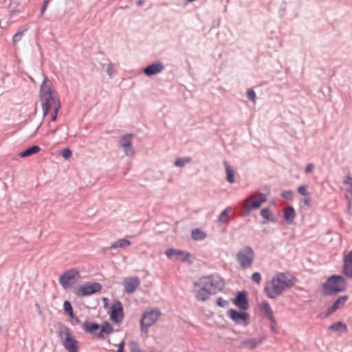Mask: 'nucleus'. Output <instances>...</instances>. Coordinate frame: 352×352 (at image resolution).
Returning <instances> with one entry per match:
<instances>
[{"instance_id":"nucleus-25","label":"nucleus","mask_w":352,"mask_h":352,"mask_svg":"<svg viewBox=\"0 0 352 352\" xmlns=\"http://www.w3.org/2000/svg\"><path fill=\"white\" fill-rule=\"evenodd\" d=\"M40 150H41V148L38 146L33 145V146L28 148L25 151L21 152L20 156L21 157H28V156H30V155L37 153L38 152L40 151Z\"/></svg>"},{"instance_id":"nucleus-42","label":"nucleus","mask_w":352,"mask_h":352,"mask_svg":"<svg viewBox=\"0 0 352 352\" xmlns=\"http://www.w3.org/2000/svg\"><path fill=\"white\" fill-rule=\"evenodd\" d=\"M298 192L301 195L307 196L309 195V192L307 190V187L304 185L300 186L298 188Z\"/></svg>"},{"instance_id":"nucleus-32","label":"nucleus","mask_w":352,"mask_h":352,"mask_svg":"<svg viewBox=\"0 0 352 352\" xmlns=\"http://www.w3.org/2000/svg\"><path fill=\"white\" fill-rule=\"evenodd\" d=\"M228 210L229 208L224 209L219 214L218 217V221L220 223H227L229 221L228 217Z\"/></svg>"},{"instance_id":"nucleus-45","label":"nucleus","mask_w":352,"mask_h":352,"mask_svg":"<svg viewBox=\"0 0 352 352\" xmlns=\"http://www.w3.org/2000/svg\"><path fill=\"white\" fill-rule=\"evenodd\" d=\"M107 73L109 75L110 78H112L114 74V69H113V64L110 63L108 65L107 69Z\"/></svg>"},{"instance_id":"nucleus-40","label":"nucleus","mask_w":352,"mask_h":352,"mask_svg":"<svg viewBox=\"0 0 352 352\" xmlns=\"http://www.w3.org/2000/svg\"><path fill=\"white\" fill-rule=\"evenodd\" d=\"M60 108V104H56V107L53 108L54 113L52 116V118H51L52 121H53V122L56 121V120L57 118L58 112Z\"/></svg>"},{"instance_id":"nucleus-37","label":"nucleus","mask_w":352,"mask_h":352,"mask_svg":"<svg viewBox=\"0 0 352 352\" xmlns=\"http://www.w3.org/2000/svg\"><path fill=\"white\" fill-rule=\"evenodd\" d=\"M61 155L64 159L68 160L72 157V153L69 148H66L62 151Z\"/></svg>"},{"instance_id":"nucleus-18","label":"nucleus","mask_w":352,"mask_h":352,"mask_svg":"<svg viewBox=\"0 0 352 352\" xmlns=\"http://www.w3.org/2000/svg\"><path fill=\"white\" fill-rule=\"evenodd\" d=\"M259 199L254 202H252L250 205L246 206L243 211L244 215H248L250 213V211L254 209H257L260 208L261 204L267 201V197L263 193H258Z\"/></svg>"},{"instance_id":"nucleus-35","label":"nucleus","mask_w":352,"mask_h":352,"mask_svg":"<svg viewBox=\"0 0 352 352\" xmlns=\"http://www.w3.org/2000/svg\"><path fill=\"white\" fill-rule=\"evenodd\" d=\"M28 30L25 29V30H23L22 31H20L17 33H16L14 36H13V42L14 43H18L19 41H21V38L23 37V36L27 32Z\"/></svg>"},{"instance_id":"nucleus-15","label":"nucleus","mask_w":352,"mask_h":352,"mask_svg":"<svg viewBox=\"0 0 352 352\" xmlns=\"http://www.w3.org/2000/svg\"><path fill=\"white\" fill-rule=\"evenodd\" d=\"M78 275V272L74 269L65 272L60 277L59 282L64 289L69 287L70 280L74 279Z\"/></svg>"},{"instance_id":"nucleus-16","label":"nucleus","mask_w":352,"mask_h":352,"mask_svg":"<svg viewBox=\"0 0 352 352\" xmlns=\"http://www.w3.org/2000/svg\"><path fill=\"white\" fill-rule=\"evenodd\" d=\"M164 69V66L162 63L157 61L146 66L143 69V72L147 76H152L161 73Z\"/></svg>"},{"instance_id":"nucleus-36","label":"nucleus","mask_w":352,"mask_h":352,"mask_svg":"<svg viewBox=\"0 0 352 352\" xmlns=\"http://www.w3.org/2000/svg\"><path fill=\"white\" fill-rule=\"evenodd\" d=\"M251 279L253 282L259 284L261 281V275L259 272H254L252 274Z\"/></svg>"},{"instance_id":"nucleus-19","label":"nucleus","mask_w":352,"mask_h":352,"mask_svg":"<svg viewBox=\"0 0 352 352\" xmlns=\"http://www.w3.org/2000/svg\"><path fill=\"white\" fill-rule=\"evenodd\" d=\"M113 332V326L107 321H105L101 326L100 331L96 334L99 340L104 339V334L109 335Z\"/></svg>"},{"instance_id":"nucleus-50","label":"nucleus","mask_w":352,"mask_h":352,"mask_svg":"<svg viewBox=\"0 0 352 352\" xmlns=\"http://www.w3.org/2000/svg\"><path fill=\"white\" fill-rule=\"evenodd\" d=\"M72 318V323L74 325L78 324L80 322L79 318L76 317L74 314H73V317H71Z\"/></svg>"},{"instance_id":"nucleus-43","label":"nucleus","mask_w":352,"mask_h":352,"mask_svg":"<svg viewBox=\"0 0 352 352\" xmlns=\"http://www.w3.org/2000/svg\"><path fill=\"white\" fill-rule=\"evenodd\" d=\"M343 182L345 184H347L349 186V190L350 192H352V177H350L349 175H347L345 177Z\"/></svg>"},{"instance_id":"nucleus-7","label":"nucleus","mask_w":352,"mask_h":352,"mask_svg":"<svg viewBox=\"0 0 352 352\" xmlns=\"http://www.w3.org/2000/svg\"><path fill=\"white\" fill-rule=\"evenodd\" d=\"M160 315L161 313L157 309L144 313L140 320L141 330L147 333L148 328L156 322Z\"/></svg>"},{"instance_id":"nucleus-17","label":"nucleus","mask_w":352,"mask_h":352,"mask_svg":"<svg viewBox=\"0 0 352 352\" xmlns=\"http://www.w3.org/2000/svg\"><path fill=\"white\" fill-rule=\"evenodd\" d=\"M140 285V280L138 277L126 278L124 280V291L126 294L133 293L136 288Z\"/></svg>"},{"instance_id":"nucleus-9","label":"nucleus","mask_w":352,"mask_h":352,"mask_svg":"<svg viewBox=\"0 0 352 352\" xmlns=\"http://www.w3.org/2000/svg\"><path fill=\"white\" fill-rule=\"evenodd\" d=\"M227 315L235 324L243 326H247L250 324V315L247 312L230 309L227 311Z\"/></svg>"},{"instance_id":"nucleus-52","label":"nucleus","mask_w":352,"mask_h":352,"mask_svg":"<svg viewBox=\"0 0 352 352\" xmlns=\"http://www.w3.org/2000/svg\"><path fill=\"white\" fill-rule=\"evenodd\" d=\"M303 201L306 206H309L311 203V199L309 198H305Z\"/></svg>"},{"instance_id":"nucleus-39","label":"nucleus","mask_w":352,"mask_h":352,"mask_svg":"<svg viewBox=\"0 0 352 352\" xmlns=\"http://www.w3.org/2000/svg\"><path fill=\"white\" fill-rule=\"evenodd\" d=\"M247 96L248 98L252 100V102H255L256 100V93L252 89H250L247 91Z\"/></svg>"},{"instance_id":"nucleus-54","label":"nucleus","mask_w":352,"mask_h":352,"mask_svg":"<svg viewBox=\"0 0 352 352\" xmlns=\"http://www.w3.org/2000/svg\"><path fill=\"white\" fill-rule=\"evenodd\" d=\"M103 300L104 302V306H106L108 303H107V298H103Z\"/></svg>"},{"instance_id":"nucleus-13","label":"nucleus","mask_w":352,"mask_h":352,"mask_svg":"<svg viewBox=\"0 0 352 352\" xmlns=\"http://www.w3.org/2000/svg\"><path fill=\"white\" fill-rule=\"evenodd\" d=\"M133 135L131 133H127L121 137L120 140V146L124 149L126 155H132L134 154L135 151L132 145V138Z\"/></svg>"},{"instance_id":"nucleus-41","label":"nucleus","mask_w":352,"mask_h":352,"mask_svg":"<svg viewBox=\"0 0 352 352\" xmlns=\"http://www.w3.org/2000/svg\"><path fill=\"white\" fill-rule=\"evenodd\" d=\"M217 304L218 306L221 307H226V306L228 305L229 302L226 300H223L221 297H219L217 299Z\"/></svg>"},{"instance_id":"nucleus-53","label":"nucleus","mask_w":352,"mask_h":352,"mask_svg":"<svg viewBox=\"0 0 352 352\" xmlns=\"http://www.w3.org/2000/svg\"><path fill=\"white\" fill-rule=\"evenodd\" d=\"M144 0H138L137 1L136 4H137L138 6H142L144 4Z\"/></svg>"},{"instance_id":"nucleus-4","label":"nucleus","mask_w":352,"mask_h":352,"mask_svg":"<svg viewBox=\"0 0 352 352\" xmlns=\"http://www.w3.org/2000/svg\"><path fill=\"white\" fill-rule=\"evenodd\" d=\"M58 336L68 352H78V340L71 334L69 328L63 323L58 324Z\"/></svg>"},{"instance_id":"nucleus-28","label":"nucleus","mask_w":352,"mask_h":352,"mask_svg":"<svg viewBox=\"0 0 352 352\" xmlns=\"http://www.w3.org/2000/svg\"><path fill=\"white\" fill-rule=\"evenodd\" d=\"M349 296L344 295L340 296L338 298H337L335 302L333 303L332 306L333 308H335L336 310H338L339 308L342 307L346 301L348 300Z\"/></svg>"},{"instance_id":"nucleus-2","label":"nucleus","mask_w":352,"mask_h":352,"mask_svg":"<svg viewBox=\"0 0 352 352\" xmlns=\"http://www.w3.org/2000/svg\"><path fill=\"white\" fill-rule=\"evenodd\" d=\"M40 100L43 111V117L46 116L51 108H55L56 104H60L59 100L53 94L51 83L47 76H44L40 89Z\"/></svg>"},{"instance_id":"nucleus-31","label":"nucleus","mask_w":352,"mask_h":352,"mask_svg":"<svg viewBox=\"0 0 352 352\" xmlns=\"http://www.w3.org/2000/svg\"><path fill=\"white\" fill-rule=\"evenodd\" d=\"M190 161L191 159L190 157H179L175 161L174 165L177 167H183Z\"/></svg>"},{"instance_id":"nucleus-26","label":"nucleus","mask_w":352,"mask_h":352,"mask_svg":"<svg viewBox=\"0 0 352 352\" xmlns=\"http://www.w3.org/2000/svg\"><path fill=\"white\" fill-rule=\"evenodd\" d=\"M329 329L336 332H345L347 331V326L343 322L339 321L330 325Z\"/></svg>"},{"instance_id":"nucleus-51","label":"nucleus","mask_w":352,"mask_h":352,"mask_svg":"<svg viewBox=\"0 0 352 352\" xmlns=\"http://www.w3.org/2000/svg\"><path fill=\"white\" fill-rule=\"evenodd\" d=\"M47 3H48V1L47 0H45L44 1V3H43V5L41 8V14H43L44 13V12L45 11L46 8H47Z\"/></svg>"},{"instance_id":"nucleus-12","label":"nucleus","mask_w":352,"mask_h":352,"mask_svg":"<svg viewBox=\"0 0 352 352\" xmlns=\"http://www.w3.org/2000/svg\"><path fill=\"white\" fill-rule=\"evenodd\" d=\"M232 302L241 310L245 311L249 309L248 293L246 291L238 292Z\"/></svg>"},{"instance_id":"nucleus-10","label":"nucleus","mask_w":352,"mask_h":352,"mask_svg":"<svg viewBox=\"0 0 352 352\" xmlns=\"http://www.w3.org/2000/svg\"><path fill=\"white\" fill-rule=\"evenodd\" d=\"M166 256L171 260H180L182 262L188 261L191 254L188 252H184L181 250L175 248H168L165 251Z\"/></svg>"},{"instance_id":"nucleus-33","label":"nucleus","mask_w":352,"mask_h":352,"mask_svg":"<svg viewBox=\"0 0 352 352\" xmlns=\"http://www.w3.org/2000/svg\"><path fill=\"white\" fill-rule=\"evenodd\" d=\"M63 309L65 312L69 316V317H73L74 310L72 304L70 302L66 300L63 303Z\"/></svg>"},{"instance_id":"nucleus-56","label":"nucleus","mask_w":352,"mask_h":352,"mask_svg":"<svg viewBox=\"0 0 352 352\" xmlns=\"http://www.w3.org/2000/svg\"><path fill=\"white\" fill-rule=\"evenodd\" d=\"M255 197H256V196H255V195H252V197H250L249 198V200H251V199H254V198H255Z\"/></svg>"},{"instance_id":"nucleus-46","label":"nucleus","mask_w":352,"mask_h":352,"mask_svg":"<svg viewBox=\"0 0 352 352\" xmlns=\"http://www.w3.org/2000/svg\"><path fill=\"white\" fill-rule=\"evenodd\" d=\"M268 319H269V320L270 321V323H271V324H270L271 329L273 330V331H276L277 327H278V324H277V322L276 321L275 318L273 316L272 319V318H268Z\"/></svg>"},{"instance_id":"nucleus-27","label":"nucleus","mask_w":352,"mask_h":352,"mask_svg":"<svg viewBox=\"0 0 352 352\" xmlns=\"http://www.w3.org/2000/svg\"><path fill=\"white\" fill-rule=\"evenodd\" d=\"M192 238L195 241H201L206 237V234L199 228L192 230Z\"/></svg>"},{"instance_id":"nucleus-21","label":"nucleus","mask_w":352,"mask_h":352,"mask_svg":"<svg viewBox=\"0 0 352 352\" xmlns=\"http://www.w3.org/2000/svg\"><path fill=\"white\" fill-rule=\"evenodd\" d=\"M82 329L86 333L94 335L100 329V325L95 322L85 321L83 324Z\"/></svg>"},{"instance_id":"nucleus-34","label":"nucleus","mask_w":352,"mask_h":352,"mask_svg":"<svg viewBox=\"0 0 352 352\" xmlns=\"http://www.w3.org/2000/svg\"><path fill=\"white\" fill-rule=\"evenodd\" d=\"M342 272L346 277L352 278V265L344 263Z\"/></svg>"},{"instance_id":"nucleus-38","label":"nucleus","mask_w":352,"mask_h":352,"mask_svg":"<svg viewBox=\"0 0 352 352\" xmlns=\"http://www.w3.org/2000/svg\"><path fill=\"white\" fill-rule=\"evenodd\" d=\"M293 195H294L293 191L290 190L283 191L281 193V196L287 200H292L293 198Z\"/></svg>"},{"instance_id":"nucleus-20","label":"nucleus","mask_w":352,"mask_h":352,"mask_svg":"<svg viewBox=\"0 0 352 352\" xmlns=\"http://www.w3.org/2000/svg\"><path fill=\"white\" fill-rule=\"evenodd\" d=\"M263 340V338L243 340L241 341V345L248 349H254L262 342Z\"/></svg>"},{"instance_id":"nucleus-23","label":"nucleus","mask_w":352,"mask_h":352,"mask_svg":"<svg viewBox=\"0 0 352 352\" xmlns=\"http://www.w3.org/2000/svg\"><path fill=\"white\" fill-rule=\"evenodd\" d=\"M131 244V241L125 239H122L115 241L113 243L111 244V246L106 248L104 250H110L112 249H116L118 248H124L125 247L129 246Z\"/></svg>"},{"instance_id":"nucleus-22","label":"nucleus","mask_w":352,"mask_h":352,"mask_svg":"<svg viewBox=\"0 0 352 352\" xmlns=\"http://www.w3.org/2000/svg\"><path fill=\"white\" fill-rule=\"evenodd\" d=\"M296 217L294 208L289 206L284 209V219L288 224H291Z\"/></svg>"},{"instance_id":"nucleus-48","label":"nucleus","mask_w":352,"mask_h":352,"mask_svg":"<svg viewBox=\"0 0 352 352\" xmlns=\"http://www.w3.org/2000/svg\"><path fill=\"white\" fill-rule=\"evenodd\" d=\"M336 311V309L335 308H333V306L329 307L327 309V311H326V314H325V316L327 317L330 315H331L333 312H335Z\"/></svg>"},{"instance_id":"nucleus-55","label":"nucleus","mask_w":352,"mask_h":352,"mask_svg":"<svg viewBox=\"0 0 352 352\" xmlns=\"http://www.w3.org/2000/svg\"><path fill=\"white\" fill-rule=\"evenodd\" d=\"M41 124H42V122H41V123L38 125V126H37V128H36V131L40 128V126H41Z\"/></svg>"},{"instance_id":"nucleus-3","label":"nucleus","mask_w":352,"mask_h":352,"mask_svg":"<svg viewBox=\"0 0 352 352\" xmlns=\"http://www.w3.org/2000/svg\"><path fill=\"white\" fill-rule=\"evenodd\" d=\"M346 288V280L341 275H332L323 283L322 289L324 295L331 296L341 292Z\"/></svg>"},{"instance_id":"nucleus-6","label":"nucleus","mask_w":352,"mask_h":352,"mask_svg":"<svg viewBox=\"0 0 352 352\" xmlns=\"http://www.w3.org/2000/svg\"><path fill=\"white\" fill-rule=\"evenodd\" d=\"M286 289L274 276L272 280L267 282L264 292L269 298L275 299L280 296Z\"/></svg>"},{"instance_id":"nucleus-8","label":"nucleus","mask_w":352,"mask_h":352,"mask_svg":"<svg viewBox=\"0 0 352 352\" xmlns=\"http://www.w3.org/2000/svg\"><path fill=\"white\" fill-rule=\"evenodd\" d=\"M102 285L99 283H85L79 286L75 291V294L78 296H87L99 292L102 289Z\"/></svg>"},{"instance_id":"nucleus-47","label":"nucleus","mask_w":352,"mask_h":352,"mask_svg":"<svg viewBox=\"0 0 352 352\" xmlns=\"http://www.w3.org/2000/svg\"><path fill=\"white\" fill-rule=\"evenodd\" d=\"M314 168V165L313 164H311V163L308 164L305 168V173H311L313 170Z\"/></svg>"},{"instance_id":"nucleus-5","label":"nucleus","mask_w":352,"mask_h":352,"mask_svg":"<svg viewBox=\"0 0 352 352\" xmlns=\"http://www.w3.org/2000/svg\"><path fill=\"white\" fill-rule=\"evenodd\" d=\"M236 258L241 268L244 270L250 268L254 259V250L250 246L246 245L239 250Z\"/></svg>"},{"instance_id":"nucleus-29","label":"nucleus","mask_w":352,"mask_h":352,"mask_svg":"<svg viewBox=\"0 0 352 352\" xmlns=\"http://www.w3.org/2000/svg\"><path fill=\"white\" fill-rule=\"evenodd\" d=\"M261 215L266 220V221H270L275 223L276 221V217H270V211L268 208H263L261 211Z\"/></svg>"},{"instance_id":"nucleus-24","label":"nucleus","mask_w":352,"mask_h":352,"mask_svg":"<svg viewBox=\"0 0 352 352\" xmlns=\"http://www.w3.org/2000/svg\"><path fill=\"white\" fill-rule=\"evenodd\" d=\"M223 165L226 168V179L229 183H234V172L232 167L230 166V164L227 161L223 162Z\"/></svg>"},{"instance_id":"nucleus-30","label":"nucleus","mask_w":352,"mask_h":352,"mask_svg":"<svg viewBox=\"0 0 352 352\" xmlns=\"http://www.w3.org/2000/svg\"><path fill=\"white\" fill-rule=\"evenodd\" d=\"M262 307L265 311V316L267 318H273V311L269 305V303L266 301H263L262 303Z\"/></svg>"},{"instance_id":"nucleus-44","label":"nucleus","mask_w":352,"mask_h":352,"mask_svg":"<svg viewBox=\"0 0 352 352\" xmlns=\"http://www.w3.org/2000/svg\"><path fill=\"white\" fill-rule=\"evenodd\" d=\"M344 263L352 265V250L344 257Z\"/></svg>"},{"instance_id":"nucleus-1","label":"nucleus","mask_w":352,"mask_h":352,"mask_svg":"<svg viewBox=\"0 0 352 352\" xmlns=\"http://www.w3.org/2000/svg\"><path fill=\"white\" fill-rule=\"evenodd\" d=\"M223 287V279L217 275L201 277L194 283V287H199L196 292V298L199 301H205L210 295L221 291Z\"/></svg>"},{"instance_id":"nucleus-11","label":"nucleus","mask_w":352,"mask_h":352,"mask_svg":"<svg viewBox=\"0 0 352 352\" xmlns=\"http://www.w3.org/2000/svg\"><path fill=\"white\" fill-rule=\"evenodd\" d=\"M124 318L123 307L120 300H116L111 307L110 318L115 323L120 322Z\"/></svg>"},{"instance_id":"nucleus-14","label":"nucleus","mask_w":352,"mask_h":352,"mask_svg":"<svg viewBox=\"0 0 352 352\" xmlns=\"http://www.w3.org/2000/svg\"><path fill=\"white\" fill-rule=\"evenodd\" d=\"M274 277L286 289H289L295 285V277L288 273L280 272Z\"/></svg>"},{"instance_id":"nucleus-49","label":"nucleus","mask_w":352,"mask_h":352,"mask_svg":"<svg viewBox=\"0 0 352 352\" xmlns=\"http://www.w3.org/2000/svg\"><path fill=\"white\" fill-rule=\"evenodd\" d=\"M124 341L122 340L118 345L117 352H124Z\"/></svg>"}]
</instances>
